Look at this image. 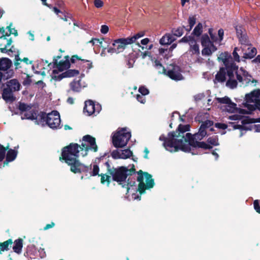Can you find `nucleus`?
<instances>
[{"instance_id":"nucleus-43","label":"nucleus","mask_w":260,"mask_h":260,"mask_svg":"<svg viewBox=\"0 0 260 260\" xmlns=\"http://www.w3.org/2000/svg\"><path fill=\"white\" fill-rule=\"evenodd\" d=\"M239 49H240L236 47L235 48V49L233 52V55L234 59L235 61L238 62L240 61V56H239V54L237 52V50H239Z\"/></svg>"},{"instance_id":"nucleus-47","label":"nucleus","mask_w":260,"mask_h":260,"mask_svg":"<svg viewBox=\"0 0 260 260\" xmlns=\"http://www.w3.org/2000/svg\"><path fill=\"white\" fill-rule=\"evenodd\" d=\"M254 208L255 211L260 213V205L259 204V201L258 200H255L253 203Z\"/></svg>"},{"instance_id":"nucleus-55","label":"nucleus","mask_w":260,"mask_h":260,"mask_svg":"<svg viewBox=\"0 0 260 260\" xmlns=\"http://www.w3.org/2000/svg\"><path fill=\"white\" fill-rule=\"evenodd\" d=\"M218 35L219 37V41H221L223 39V37L224 35L223 30L222 29H219L218 31Z\"/></svg>"},{"instance_id":"nucleus-19","label":"nucleus","mask_w":260,"mask_h":260,"mask_svg":"<svg viewBox=\"0 0 260 260\" xmlns=\"http://www.w3.org/2000/svg\"><path fill=\"white\" fill-rule=\"evenodd\" d=\"M87 86L86 82L81 79L74 80L70 84V88L74 92H80Z\"/></svg>"},{"instance_id":"nucleus-12","label":"nucleus","mask_w":260,"mask_h":260,"mask_svg":"<svg viewBox=\"0 0 260 260\" xmlns=\"http://www.w3.org/2000/svg\"><path fill=\"white\" fill-rule=\"evenodd\" d=\"M237 78L238 81L246 86L253 84L255 85L257 81L242 68L237 72Z\"/></svg>"},{"instance_id":"nucleus-25","label":"nucleus","mask_w":260,"mask_h":260,"mask_svg":"<svg viewBox=\"0 0 260 260\" xmlns=\"http://www.w3.org/2000/svg\"><path fill=\"white\" fill-rule=\"evenodd\" d=\"M17 155V151L13 149L9 150L6 155V160L4 162L3 167L7 165L9 162L13 161L16 158Z\"/></svg>"},{"instance_id":"nucleus-64","label":"nucleus","mask_w":260,"mask_h":260,"mask_svg":"<svg viewBox=\"0 0 260 260\" xmlns=\"http://www.w3.org/2000/svg\"><path fill=\"white\" fill-rule=\"evenodd\" d=\"M167 49H164V48H160L159 49V53L160 54H164V53H165V52L167 51Z\"/></svg>"},{"instance_id":"nucleus-23","label":"nucleus","mask_w":260,"mask_h":260,"mask_svg":"<svg viewBox=\"0 0 260 260\" xmlns=\"http://www.w3.org/2000/svg\"><path fill=\"white\" fill-rule=\"evenodd\" d=\"M172 34H166L159 40V43L162 45H168L175 40Z\"/></svg>"},{"instance_id":"nucleus-56","label":"nucleus","mask_w":260,"mask_h":260,"mask_svg":"<svg viewBox=\"0 0 260 260\" xmlns=\"http://www.w3.org/2000/svg\"><path fill=\"white\" fill-rule=\"evenodd\" d=\"M77 60L82 61V60L77 55H73L71 59V61L72 63H75Z\"/></svg>"},{"instance_id":"nucleus-17","label":"nucleus","mask_w":260,"mask_h":260,"mask_svg":"<svg viewBox=\"0 0 260 260\" xmlns=\"http://www.w3.org/2000/svg\"><path fill=\"white\" fill-rule=\"evenodd\" d=\"M101 110V106L100 104H95L90 100L85 102L83 111L84 113H87V115L90 116L93 114H98Z\"/></svg>"},{"instance_id":"nucleus-62","label":"nucleus","mask_w":260,"mask_h":260,"mask_svg":"<svg viewBox=\"0 0 260 260\" xmlns=\"http://www.w3.org/2000/svg\"><path fill=\"white\" fill-rule=\"evenodd\" d=\"M252 62L260 63V55H257L256 58L252 60Z\"/></svg>"},{"instance_id":"nucleus-36","label":"nucleus","mask_w":260,"mask_h":260,"mask_svg":"<svg viewBox=\"0 0 260 260\" xmlns=\"http://www.w3.org/2000/svg\"><path fill=\"white\" fill-rule=\"evenodd\" d=\"M144 35V33L143 32H140L132 37H128V38L130 39L131 44H133L135 43L137 39L143 37Z\"/></svg>"},{"instance_id":"nucleus-24","label":"nucleus","mask_w":260,"mask_h":260,"mask_svg":"<svg viewBox=\"0 0 260 260\" xmlns=\"http://www.w3.org/2000/svg\"><path fill=\"white\" fill-rule=\"evenodd\" d=\"M12 61L8 58H0V71H7L11 67Z\"/></svg>"},{"instance_id":"nucleus-8","label":"nucleus","mask_w":260,"mask_h":260,"mask_svg":"<svg viewBox=\"0 0 260 260\" xmlns=\"http://www.w3.org/2000/svg\"><path fill=\"white\" fill-rule=\"evenodd\" d=\"M131 131L127 128H119L113 133L112 143L116 148L125 146L131 138Z\"/></svg>"},{"instance_id":"nucleus-33","label":"nucleus","mask_w":260,"mask_h":260,"mask_svg":"<svg viewBox=\"0 0 260 260\" xmlns=\"http://www.w3.org/2000/svg\"><path fill=\"white\" fill-rule=\"evenodd\" d=\"M196 19L194 16L189 17L188 19L189 26L184 27L185 29L189 31L196 23Z\"/></svg>"},{"instance_id":"nucleus-45","label":"nucleus","mask_w":260,"mask_h":260,"mask_svg":"<svg viewBox=\"0 0 260 260\" xmlns=\"http://www.w3.org/2000/svg\"><path fill=\"white\" fill-rule=\"evenodd\" d=\"M193 39L190 37V36H185L183 38H182L180 41L179 42H184L187 43L188 42L189 44H190V41H193Z\"/></svg>"},{"instance_id":"nucleus-26","label":"nucleus","mask_w":260,"mask_h":260,"mask_svg":"<svg viewBox=\"0 0 260 260\" xmlns=\"http://www.w3.org/2000/svg\"><path fill=\"white\" fill-rule=\"evenodd\" d=\"M14 53H16V54H15V62L14 64L16 67V68H19V65L20 63L19 62V61H23L26 64H31L32 63L31 61H30L29 59L27 57H24L23 59H21L19 57V51L15 49V52Z\"/></svg>"},{"instance_id":"nucleus-42","label":"nucleus","mask_w":260,"mask_h":260,"mask_svg":"<svg viewBox=\"0 0 260 260\" xmlns=\"http://www.w3.org/2000/svg\"><path fill=\"white\" fill-rule=\"evenodd\" d=\"M110 176H108L107 175H101V182L102 183H105L106 182L107 183V185H108L110 182Z\"/></svg>"},{"instance_id":"nucleus-21","label":"nucleus","mask_w":260,"mask_h":260,"mask_svg":"<svg viewBox=\"0 0 260 260\" xmlns=\"http://www.w3.org/2000/svg\"><path fill=\"white\" fill-rule=\"evenodd\" d=\"M54 66H56V68L60 71L62 72L70 68V63L68 59L61 60L58 63H57V59L54 58L53 60Z\"/></svg>"},{"instance_id":"nucleus-6","label":"nucleus","mask_w":260,"mask_h":260,"mask_svg":"<svg viewBox=\"0 0 260 260\" xmlns=\"http://www.w3.org/2000/svg\"><path fill=\"white\" fill-rule=\"evenodd\" d=\"M244 106L247 110H241V112L250 114L256 109L260 111V89L255 90L245 95Z\"/></svg>"},{"instance_id":"nucleus-57","label":"nucleus","mask_w":260,"mask_h":260,"mask_svg":"<svg viewBox=\"0 0 260 260\" xmlns=\"http://www.w3.org/2000/svg\"><path fill=\"white\" fill-rule=\"evenodd\" d=\"M54 225H55L54 223L52 222L51 223L46 224V226L44 228V230H47L50 228L54 227Z\"/></svg>"},{"instance_id":"nucleus-52","label":"nucleus","mask_w":260,"mask_h":260,"mask_svg":"<svg viewBox=\"0 0 260 260\" xmlns=\"http://www.w3.org/2000/svg\"><path fill=\"white\" fill-rule=\"evenodd\" d=\"M143 59H144L146 56H150V53L148 51H145L144 52L140 51V54H139Z\"/></svg>"},{"instance_id":"nucleus-48","label":"nucleus","mask_w":260,"mask_h":260,"mask_svg":"<svg viewBox=\"0 0 260 260\" xmlns=\"http://www.w3.org/2000/svg\"><path fill=\"white\" fill-rule=\"evenodd\" d=\"M235 29L236 30L237 35L238 38L241 36L243 35V34H244L242 30L241 26H236Z\"/></svg>"},{"instance_id":"nucleus-29","label":"nucleus","mask_w":260,"mask_h":260,"mask_svg":"<svg viewBox=\"0 0 260 260\" xmlns=\"http://www.w3.org/2000/svg\"><path fill=\"white\" fill-rule=\"evenodd\" d=\"M238 38L239 42L242 45L241 49H242V47H247V46L251 45L248 39V37L246 34H243Z\"/></svg>"},{"instance_id":"nucleus-38","label":"nucleus","mask_w":260,"mask_h":260,"mask_svg":"<svg viewBox=\"0 0 260 260\" xmlns=\"http://www.w3.org/2000/svg\"><path fill=\"white\" fill-rule=\"evenodd\" d=\"M216 100L218 103L224 104V105H226L228 104H230V103L232 102L230 99L227 96H224L223 98H216Z\"/></svg>"},{"instance_id":"nucleus-35","label":"nucleus","mask_w":260,"mask_h":260,"mask_svg":"<svg viewBox=\"0 0 260 260\" xmlns=\"http://www.w3.org/2000/svg\"><path fill=\"white\" fill-rule=\"evenodd\" d=\"M202 23H199L193 29V34L197 36H199L202 32Z\"/></svg>"},{"instance_id":"nucleus-16","label":"nucleus","mask_w":260,"mask_h":260,"mask_svg":"<svg viewBox=\"0 0 260 260\" xmlns=\"http://www.w3.org/2000/svg\"><path fill=\"white\" fill-rule=\"evenodd\" d=\"M165 74L174 80L178 81L183 79V76L180 73V69L177 66L170 64Z\"/></svg>"},{"instance_id":"nucleus-31","label":"nucleus","mask_w":260,"mask_h":260,"mask_svg":"<svg viewBox=\"0 0 260 260\" xmlns=\"http://www.w3.org/2000/svg\"><path fill=\"white\" fill-rule=\"evenodd\" d=\"M204 47V48L202 51V53L203 55H210L216 50V48L214 45Z\"/></svg>"},{"instance_id":"nucleus-39","label":"nucleus","mask_w":260,"mask_h":260,"mask_svg":"<svg viewBox=\"0 0 260 260\" xmlns=\"http://www.w3.org/2000/svg\"><path fill=\"white\" fill-rule=\"evenodd\" d=\"M213 123L212 121L210 120H207L203 122L200 127H203V129H206L207 131L208 129L210 131L212 130V128H210V126L213 125Z\"/></svg>"},{"instance_id":"nucleus-10","label":"nucleus","mask_w":260,"mask_h":260,"mask_svg":"<svg viewBox=\"0 0 260 260\" xmlns=\"http://www.w3.org/2000/svg\"><path fill=\"white\" fill-rule=\"evenodd\" d=\"M80 155L85 156L87 155L88 151L91 150L96 152L98 150V146L95 143L94 138L90 135H86L82 138L81 146L79 145Z\"/></svg>"},{"instance_id":"nucleus-61","label":"nucleus","mask_w":260,"mask_h":260,"mask_svg":"<svg viewBox=\"0 0 260 260\" xmlns=\"http://www.w3.org/2000/svg\"><path fill=\"white\" fill-rule=\"evenodd\" d=\"M95 43L99 44V45L102 47V46L103 41L102 40H100L99 39H94L93 40V44H95Z\"/></svg>"},{"instance_id":"nucleus-7","label":"nucleus","mask_w":260,"mask_h":260,"mask_svg":"<svg viewBox=\"0 0 260 260\" xmlns=\"http://www.w3.org/2000/svg\"><path fill=\"white\" fill-rule=\"evenodd\" d=\"M21 84L16 79L8 81L3 91L2 98L6 102H12L16 100L14 93L20 90Z\"/></svg>"},{"instance_id":"nucleus-53","label":"nucleus","mask_w":260,"mask_h":260,"mask_svg":"<svg viewBox=\"0 0 260 260\" xmlns=\"http://www.w3.org/2000/svg\"><path fill=\"white\" fill-rule=\"evenodd\" d=\"M82 61L86 64L87 68L89 70L92 68V62L87 60H82Z\"/></svg>"},{"instance_id":"nucleus-13","label":"nucleus","mask_w":260,"mask_h":260,"mask_svg":"<svg viewBox=\"0 0 260 260\" xmlns=\"http://www.w3.org/2000/svg\"><path fill=\"white\" fill-rule=\"evenodd\" d=\"M19 109L21 111V119L35 120L37 119V113L29 105L20 103Z\"/></svg>"},{"instance_id":"nucleus-63","label":"nucleus","mask_w":260,"mask_h":260,"mask_svg":"<svg viewBox=\"0 0 260 260\" xmlns=\"http://www.w3.org/2000/svg\"><path fill=\"white\" fill-rule=\"evenodd\" d=\"M204 96L203 94H199L196 95L194 96V98H195L196 100H197L202 99Z\"/></svg>"},{"instance_id":"nucleus-11","label":"nucleus","mask_w":260,"mask_h":260,"mask_svg":"<svg viewBox=\"0 0 260 260\" xmlns=\"http://www.w3.org/2000/svg\"><path fill=\"white\" fill-rule=\"evenodd\" d=\"M131 44V40L128 37L116 39L112 41V46L108 48L107 52L110 54H118L122 52L127 45Z\"/></svg>"},{"instance_id":"nucleus-9","label":"nucleus","mask_w":260,"mask_h":260,"mask_svg":"<svg viewBox=\"0 0 260 260\" xmlns=\"http://www.w3.org/2000/svg\"><path fill=\"white\" fill-rule=\"evenodd\" d=\"M12 24L11 23L7 27V28L8 29L9 31V34L5 33V30L4 27L0 28V32L2 34V36L0 37L2 40L3 41V44L6 43V44L5 45V47L4 48H0V51L2 53H7L9 56H12L13 52H15V48L13 46H12L10 48L9 47L11 46L12 43V40L11 38L9 39L6 38V36H9L11 34H13L15 36H18V33L17 30L14 28H12Z\"/></svg>"},{"instance_id":"nucleus-30","label":"nucleus","mask_w":260,"mask_h":260,"mask_svg":"<svg viewBox=\"0 0 260 260\" xmlns=\"http://www.w3.org/2000/svg\"><path fill=\"white\" fill-rule=\"evenodd\" d=\"M13 242L11 239H9L3 243L0 244V254L2 252L7 251L9 249V247L11 246Z\"/></svg>"},{"instance_id":"nucleus-34","label":"nucleus","mask_w":260,"mask_h":260,"mask_svg":"<svg viewBox=\"0 0 260 260\" xmlns=\"http://www.w3.org/2000/svg\"><path fill=\"white\" fill-rule=\"evenodd\" d=\"M208 143L212 145L217 146L219 145L218 139L217 136H213L208 139Z\"/></svg>"},{"instance_id":"nucleus-44","label":"nucleus","mask_w":260,"mask_h":260,"mask_svg":"<svg viewBox=\"0 0 260 260\" xmlns=\"http://www.w3.org/2000/svg\"><path fill=\"white\" fill-rule=\"evenodd\" d=\"M139 92L143 95H147L149 93V90L146 87L141 86L139 89Z\"/></svg>"},{"instance_id":"nucleus-3","label":"nucleus","mask_w":260,"mask_h":260,"mask_svg":"<svg viewBox=\"0 0 260 260\" xmlns=\"http://www.w3.org/2000/svg\"><path fill=\"white\" fill-rule=\"evenodd\" d=\"M80 154L79 145L76 143H72L62 149L61 157H60V159H62L70 166L71 171L74 173L88 172L90 170L89 174L90 176H94L98 175L99 172V166L96 164L93 163L90 165L89 169L88 167L80 163L78 159Z\"/></svg>"},{"instance_id":"nucleus-32","label":"nucleus","mask_w":260,"mask_h":260,"mask_svg":"<svg viewBox=\"0 0 260 260\" xmlns=\"http://www.w3.org/2000/svg\"><path fill=\"white\" fill-rule=\"evenodd\" d=\"M201 43L203 46H213V43L210 40L207 35H204L201 38Z\"/></svg>"},{"instance_id":"nucleus-14","label":"nucleus","mask_w":260,"mask_h":260,"mask_svg":"<svg viewBox=\"0 0 260 260\" xmlns=\"http://www.w3.org/2000/svg\"><path fill=\"white\" fill-rule=\"evenodd\" d=\"M46 123L52 129L60 127V118L59 113L56 111H53L48 113L46 116Z\"/></svg>"},{"instance_id":"nucleus-4","label":"nucleus","mask_w":260,"mask_h":260,"mask_svg":"<svg viewBox=\"0 0 260 260\" xmlns=\"http://www.w3.org/2000/svg\"><path fill=\"white\" fill-rule=\"evenodd\" d=\"M218 59L221 61L226 67L228 76L226 86L231 89L236 87L237 81L235 79L234 72L237 70L238 67L234 63L231 54L226 52L222 53L218 57Z\"/></svg>"},{"instance_id":"nucleus-50","label":"nucleus","mask_w":260,"mask_h":260,"mask_svg":"<svg viewBox=\"0 0 260 260\" xmlns=\"http://www.w3.org/2000/svg\"><path fill=\"white\" fill-rule=\"evenodd\" d=\"M109 31V27L106 25H103L101 26V32L103 34H106Z\"/></svg>"},{"instance_id":"nucleus-41","label":"nucleus","mask_w":260,"mask_h":260,"mask_svg":"<svg viewBox=\"0 0 260 260\" xmlns=\"http://www.w3.org/2000/svg\"><path fill=\"white\" fill-rule=\"evenodd\" d=\"M6 149L5 148L0 144V161H2L4 159L6 155Z\"/></svg>"},{"instance_id":"nucleus-1","label":"nucleus","mask_w":260,"mask_h":260,"mask_svg":"<svg viewBox=\"0 0 260 260\" xmlns=\"http://www.w3.org/2000/svg\"><path fill=\"white\" fill-rule=\"evenodd\" d=\"M189 130V124H179L176 131L169 133L167 138L164 135H161L159 139L164 141L163 145L166 149L171 152L181 150L194 155L198 154L196 152L198 148L204 150L212 148L209 144L200 142L207 133L203 127H200L198 132L193 135L189 133H185Z\"/></svg>"},{"instance_id":"nucleus-60","label":"nucleus","mask_w":260,"mask_h":260,"mask_svg":"<svg viewBox=\"0 0 260 260\" xmlns=\"http://www.w3.org/2000/svg\"><path fill=\"white\" fill-rule=\"evenodd\" d=\"M149 42V40L148 38H145L141 40V43L143 45H147Z\"/></svg>"},{"instance_id":"nucleus-5","label":"nucleus","mask_w":260,"mask_h":260,"mask_svg":"<svg viewBox=\"0 0 260 260\" xmlns=\"http://www.w3.org/2000/svg\"><path fill=\"white\" fill-rule=\"evenodd\" d=\"M245 101L243 103L244 109H238L237 108V105L233 102H231L230 104H228L226 105H223L221 107V109L224 111H226L229 113H235V112L238 111L239 113L240 114H234L228 117V119L234 121H241V124H236L235 122H230L229 124L232 125L234 129H242L243 128V124L244 123V121H245V117L241 115V114H247V113H244L241 112V110H247L248 109L245 108L244 106V103Z\"/></svg>"},{"instance_id":"nucleus-51","label":"nucleus","mask_w":260,"mask_h":260,"mask_svg":"<svg viewBox=\"0 0 260 260\" xmlns=\"http://www.w3.org/2000/svg\"><path fill=\"white\" fill-rule=\"evenodd\" d=\"M94 4L96 8H100L103 7L104 4L101 0H94Z\"/></svg>"},{"instance_id":"nucleus-20","label":"nucleus","mask_w":260,"mask_h":260,"mask_svg":"<svg viewBox=\"0 0 260 260\" xmlns=\"http://www.w3.org/2000/svg\"><path fill=\"white\" fill-rule=\"evenodd\" d=\"M241 50L243 52V58L244 59H251L253 58L256 54V49L254 47H252L251 45L247 47H242Z\"/></svg>"},{"instance_id":"nucleus-2","label":"nucleus","mask_w":260,"mask_h":260,"mask_svg":"<svg viewBox=\"0 0 260 260\" xmlns=\"http://www.w3.org/2000/svg\"><path fill=\"white\" fill-rule=\"evenodd\" d=\"M131 172V170H128L126 167H120L114 169L111 171L110 174L112 176L113 180L116 181L119 184L121 185L123 187L127 188V198L129 200H140V197L136 194L139 191L140 193H143L146 189L153 187L154 183L152 179V176L147 173L142 174V171L138 172L137 178L139 182L138 187H137L136 182L134 179L129 178L127 181L126 180L127 176Z\"/></svg>"},{"instance_id":"nucleus-28","label":"nucleus","mask_w":260,"mask_h":260,"mask_svg":"<svg viewBox=\"0 0 260 260\" xmlns=\"http://www.w3.org/2000/svg\"><path fill=\"white\" fill-rule=\"evenodd\" d=\"M22 248V240L19 239L16 240L14 242L13 249L14 252L17 253H20Z\"/></svg>"},{"instance_id":"nucleus-59","label":"nucleus","mask_w":260,"mask_h":260,"mask_svg":"<svg viewBox=\"0 0 260 260\" xmlns=\"http://www.w3.org/2000/svg\"><path fill=\"white\" fill-rule=\"evenodd\" d=\"M53 11L54 12V13H55L58 16L59 15V14L60 13L61 14H63V12L60 11L59 9H58L56 7H53L52 8Z\"/></svg>"},{"instance_id":"nucleus-37","label":"nucleus","mask_w":260,"mask_h":260,"mask_svg":"<svg viewBox=\"0 0 260 260\" xmlns=\"http://www.w3.org/2000/svg\"><path fill=\"white\" fill-rule=\"evenodd\" d=\"M154 66L158 70L159 73H166V70L162 66L159 61L155 60Z\"/></svg>"},{"instance_id":"nucleus-18","label":"nucleus","mask_w":260,"mask_h":260,"mask_svg":"<svg viewBox=\"0 0 260 260\" xmlns=\"http://www.w3.org/2000/svg\"><path fill=\"white\" fill-rule=\"evenodd\" d=\"M132 152L128 149L123 150L116 149L111 153V156L114 159H126L132 155Z\"/></svg>"},{"instance_id":"nucleus-40","label":"nucleus","mask_w":260,"mask_h":260,"mask_svg":"<svg viewBox=\"0 0 260 260\" xmlns=\"http://www.w3.org/2000/svg\"><path fill=\"white\" fill-rule=\"evenodd\" d=\"M173 36H175L177 37H180L183 34V28L182 27H178L173 30Z\"/></svg>"},{"instance_id":"nucleus-27","label":"nucleus","mask_w":260,"mask_h":260,"mask_svg":"<svg viewBox=\"0 0 260 260\" xmlns=\"http://www.w3.org/2000/svg\"><path fill=\"white\" fill-rule=\"evenodd\" d=\"M189 46V51L191 52L192 54L196 55H199V45L197 44L196 41L194 39L193 41H190Z\"/></svg>"},{"instance_id":"nucleus-22","label":"nucleus","mask_w":260,"mask_h":260,"mask_svg":"<svg viewBox=\"0 0 260 260\" xmlns=\"http://www.w3.org/2000/svg\"><path fill=\"white\" fill-rule=\"evenodd\" d=\"M226 68H220L219 71L215 76V82H223L228 79L227 74H226Z\"/></svg>"},{"instance_id":"nucleus-58","label":"nucleus","mask_w":260,"mask_h":260,"mask_svg":"<svg viewBox=\"0 0 260 260\" xmlns=\"http://www.w3.org/2000/svg\"><path fill=\"white\" fill-rule=\"evenodd\" d=\"M62 16L58 15V17L65 21H67L69 17H68L64 13L63 14H62Z\"/></svg>"},{"instance_id":"nucleus-15","label":"nucleus","mask_w":260,"mask_h":260,"mask_svg":"<svg viewBox=\"0 0 260 260\" xmlns=\"http://www.w3.org/2000/svg\"><path fill=\"white\" fill-rule=\"evenodd\" d=\"M79 71L77 70H68L64 73L58 74L56 70H53L51 73L52 79L55 81H60L63 78L72 77L78 75Z\"/></svg>"},{"instance_id":"nucleus-49","label":"nucleus","mask_w":260,"mask_h":260,"mask_svg":"<svg viewBox=\"0 0 260 260\" xmlns=\"http://www.w3.org/2000/svg\"><path fill=\"white\" fill-rule=\"evenodd\" d=\"M215 127L222 129H225L228 127V125L222 123H215Z\"/></svg>"},{"instance_id":"nucleus-46","label":"nucleus","mask_w":260,"mask_h":260,"mask_svg":"<svg viewBox=\"0 0 260 260\" xmlns=\"http://www.w3.org/2000/svg\"><path fill=\"white\" fill-rule=\"evenodd\" d=\"M136 99L138 102H140L142 104H144L146 101L144 95L141 94H137Z\"/></svg>"},{"instance_id":"nucleus-54","label":"nucleus","mask_w":260,"mask_h":260,"mask_svg":"<svg viewBox=\"0 0 260 260\" xmlns=\"http://www.w3.org/2000/svg\"><path fill=\"white\" fill-rule=\"evenodd\" d=\"M38 252L39 253V255L41 257V258H43L46 256L45 251L44 249L40 248Z\"/></svg>"}]
</instances>
